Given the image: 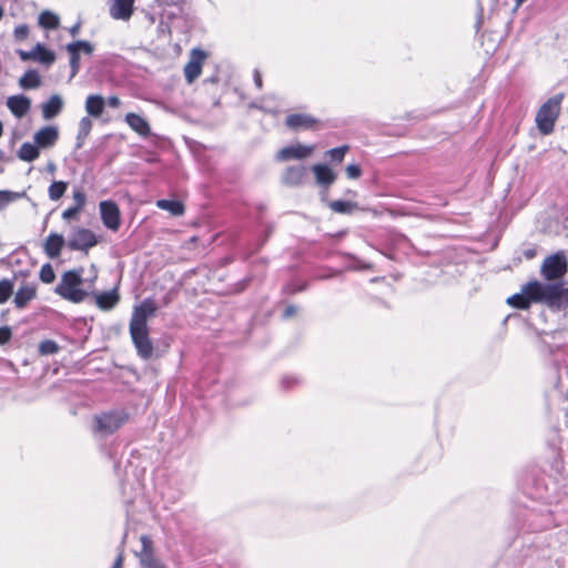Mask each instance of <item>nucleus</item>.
Segmentation results:
<instances>
[{"label": "nucleus", "instance_id": "obj_12", "mask_svg": "<svg viewBox=\"0 0 568 568\" xmlns=\"http://www.w3.org/2000/svg\"><path fill=\"white\" fill-rule=\"evenodd\" d=\"M140 541L142 549L138 554V557L140 559L141 566L144 568H165L164 565L153 556L152 539L146 535H142L140 537Z\"/></svg>", "mask_w": 568, "mask_h": 568}, {"label": "nucleus", "instance_id": "obj_40", "mask_svg": "<svg viewBox=\"0 0 568 568\" xmlns=\"http://www.w3.org/2000/svg\"><path fill=\"white\" fill-rule=\"evenodd\" d=\"M70 53L71 78L75 77L80 69V53L77 51H68Z\"/></svg>", "mask_w": 568, "mask_h": 568}, {"label": "nucleus", "instance_id": "obj_48", "mask_svg": "<svg viewBox=\"0 0 568 568\" xmlns=\"http://www.w3.org/2000/svg\"><path fill=\"white\" fill-rule=\"evenodd\" d=\"M106 103H108V105L110 108L116 109V108L120 106L121 101H120V99L118 97L111 95V97L108 98Z\"/></svg>", "mask_w": 568, "mask_h": 568}, {"label": "nucleus", "instance_id": "obj_5", "mask_svg": "<svg viewBox=\"0 0 568 568\" xmlns=\"http://www.w3.org/2000/svg\"><path fill=\"white\" fill-rule=\"evenodd\" d=\"M567 267L568 263L565 254L557 252L544 260L540 273L547 281H556L566 274Z\"/></svg>", "mask_w": 568, "mask_h": 568}, {"label": "nucleus", "instance_id": "obj_35", "mask_svg": "<svg viewBox=\"0 0 568 568\" xmlns=\"http://www.w3.org/2000/svg\"><path fill=\"white\" fill-rule=\"evenodd\" d=\"M13 292V283L10 280L0 281V304L6 303Z\"/></svg>", "mask_w": 568, "mask_h": 568}, {"label": "nucleus", "instance_id": "obj_28", "mask_svg": "<svg viewBox=\"0 0 568 568\" xmlns=\"http://www.w3.org/2000/svg\"><path fill=\"white\" fill-rule=\"evenodd\" d=\"M156 206L170 212L173 216H180L184 213V205L182 202L175 200H158Z\"/></svg>", "mask_w": 568, "mask_h": 568}, {"label": "nucleus", "instance_id": "obj_27", "mask_svg": "<svg viewBox=\"0 0 568 568\" xmlns=\"http://www.w3.org/2000/svg\"><path fill=\"white\" fill-rule=\"evenodd\" d=\"M38 23L43 29L54 30L60 26V18L52 11L44 10L40 13Z\"/></svg>", "mask_w": 568, "mask_h": 568}, {"label": "nucleus", "instance_id": "obj_56", "mask_svg": "<svg viewBox=\"0 0 568 568\" xmlns=\"http://www.w3.org/2000/svg\"><path fill=\"white\" fill-rule=\"evenodd\" d=\"M2 156H3V152H2V151H0V159H1Z\"/></svg>", "mask_w": 568, "mask_h": 568}, {"label": "nucleus", "instance_id": "obj_19", "mask_svg": "<svg viewBox=\"0 0 568 568\" xmlns=\"http://www.w3.org/2000/svg\"><path fill=\"white\" fill-rule=\"evenodd\" d=\"M97 306L102 311H111L120 301L116 288L102 293H92Z\"/></svg>", "mask_w": 568, "mask_h": 568}, {"label": "nucleus", "instance_id": "obj_2", "mask_svg": "<svg viewBox=\"0 0 568 568\" xmlns=\"http://www.w3.org/2000/svg\"><path fill=\"white\" fill-rule=\"evenodd\" d=\"M82 274V268L64 272L54 292L69 302H83L89 296V292L81 288L83 282Z\"/></svg>", "mask_w": 568, "mask_h": 568}, {"label": "nucleus", "instance_id": "obj_54", "mask_svg": "<svg viewBox=\"0 0 568 568\" xmlns=\"http://www.w3.org/2000/svg\"><path fill=\"white\" fill-rule=\"evenodd\" d=\"M525 256H526L527 258H532V257L535 256V251H534V250H527V251L525 252Z\"/></svg>", "mask_w": 568, "mask_h": 568}, {"label": "nucleus", "instance_id": "obj_16", "mask_svg": "<svg viewBox=\"0 0 568 568\" xmlns=\"http://www.w3.org/2000/svg\"><path fill=\"white\" fill-rule=\"evenodd\" d=\"M7 106L14 116L20 119L29 112L31 100L22 94L12 95L8 98Z\"/></svg>", "mask_w": 568, "mask_h": 568}, {"label": "nucleus", "instance_id": "obj_50", "mask_svg": "<svg viewBox=\"0 0 568 568\" xmlns=\"http://www.w3.org/2000/svg\"><path fill=\"white\" fill-rule=\"evenodd\" d=\"M123 566V551L121 550L115 558L112 568H122Z\"/></svg>", "mask_w": 568, "mask_h": 568}, {"label": "nucleus", "instance_id": "obj_14", "mask_svg": "<svg viewBox=\"0 0 568 568\" xmlns=\"http://www.w3.org/2000/svg\"><path fill=\"white\" fill-rule=\"evenodd\" d=\"M135 0H113L109 13L114 20L128 21L134 12Z\"/></svg>", "mask_w": 568, "mask_h": 568}, {"label": "nucleus", "instance_id": "obj_29", "mask_svg": "<svg viewBox=\"0 0 568 568\" xmlns=\"http://www.w3.org/2000/svg\"><path fill=\"white\" fill-rule=\"evenodd\" d=\"M41 84V78L38 71L28 70L19 80V85L26 90L36 89Z\"/></svg>", "mask_w": 568, "mask_h": 568}, {"label": "nucleus", "instance_id": "obj_32", "mask_svg": "<svg viewBox=\"0 0 568 568\" xmlns=\"http://www.w3.org/2000/svg\"><path fill=\"white\" fill-rule=\"evenodd\" d=\"M328 207L339 214H351L357 207V203L336 200L328 203Z\"/></svg>", "mask_w": 568, "mask_h": 568}, {"label": "nucleus", "instance_id": "obj_10", "mask_svg": "<svg viewBox=\"0 0 568 568\" xmlns=\"http://www.w3.org/2000/svg\"><path fill=\"white\" fill-rule=\"evenodd\" d=\"M314 151L313 145H304L301 143L287 145L281 149L276 155V161L285 162L290 160H303L308 158Z\"/></svg>", "mask_w": 568, "mask_h": 568}, {"label": "nucleus", "instance_id": "obj_52", "mask_svg": "<svg viewBox=\"0 0 568 568\" xmlns=\"http://www.w3.org/2000/svg\"><path fill=\"white\" fill-rule=\"evenodd\" d=\"M79 31H80V23H79V22H78V23H75L74 26H72V27L69 29V32H70V34H71L72 37L78 36Z\"/></svg>", "mask_w": 568, "mask_h": 568}, {"label": "nucleus", "instance_id": "obj_38", "mask_svg": "<svg viewBox=\"0 0 568 568\" xmlns=\"http://www.w3.org/2000/svg\"><path fill=\"white\" fill-rule=\"evenodd\" d=\"M348 150L347 145L334 148L327 151V155L329 156L332 162H342L346 152Z\"/></svg>", "mask_w": 568, "mask_h": 568}, {"label": "nucleus", "instance_id": "obj_6", "mask_svg": "<svg viewBox=\"0 0 568 568\" xmlns=\"http://www.w3.org/2000/svg\"><path fill=\"white\" fill-rule=\"evenodd\" d=\"M129 331L138 355L143 359H150L153 355V344L149 336V328L129 327Z\"/></svg>", "mask_w": 568, "mask_h": 568}, {"label": "nucleus", "instance_id": "obj_15", "mask_svg": "<svg viewBox=\"0 0 568 568\" xmlns=\"http://www.w3.org/2000/svg\"><path fill=\"white\" fill-rule=\"evenodd\" d=\"M306 176V168L304 165H291L285 169L281 176V181L287 186H298Z\"/></svg>", "mask_w": 568, "mask_h": 568}, {"label": "nucleus", "instance_id": "obj_47", "mask_svg": "<svg viewBox=\"0 0 568 568\" xmlns=\"http://www.w3.org/2000/svg\"><path fill=\"white\" fill-rule=\"evenodd\" d=\"M19 55H20L21 60H23V61H28V60L34 61V57H36L34 48L30 51L20 50Z\"/></svg>", "mask_w": 568, "mask_h": 568}, {"label": "nucleus", "instance_id": "obj_1", "mask_svg": "<svg viewBox=\"0 0 568 568\" xmlns=\"http://www.w3.org/2000/svg\"><path fill=\"white\" fill-rule=\"evenodd\" d=\"M530 290L536 303L544 304L551 311L568 307V287H564L561 283H541L535 280Z\"/></svg>", "mask_w": 568, "mask_h": 568}, {"label": "nucleus", "instance_id": "obj_22", "mask_svg": "<svg viewBox=\"0 0 568 568\" xmlns=\"http://www.w3.org/2000/svg\"><path fill=\"white\" fill-rule=\"evenodd\" d=\"M63 99L59 94H53L42 104V116L45 120L55 118L63 109Z\"/></svg>", "mask_w": 568, "mask_h": 568}, {"label": "nucleus", "instance_id": "obj_36", "mask_svg": "<svg viewBox=\"0 0 568 568\" xmlns=\"http://www.w3.org/2000/svg\"><path fill=\"white\" fill-rule=\"evenodd\" d=\"M58 351H59V345L54 341H51V339L43 341L39 345V353L41 355H52V354L58 353Z\"/></svg>", "mask_w": 568, "mask_h": 568}, {"label": "nucleus", "instance_id": "obj_41", "mask_svg": "<svg viewBox=\"0 0 568 568\" xmlns=\"http://www.w3.org/2000/svg\"><path fill=\"white\" fill-rule=\"evenodd\" d=\"M73 201H74V207L81 211L83 206L85 205L87 196L85 193L81 190H74L73 191Z\"/></svg>", "mask_w": 568, "mask_h": 568}, {"label": "nucleus", "instance_id": "obj_49", "mask_svg": "<svg viewBox=\"0 0 568 568\" xmlns=\"http://www.w3.org/2000/svg\"><path fill=\"white\" fill-rule=\"evenodd\" d=\"M297 308L294 305H288L283 313L284 318H290L296 313Z\"/></svg>", "mask_w": 568, "mask_h": 568}, {"label": "nucleus", "instance_id": "obj_46", "mask_svg": "<svg viewBox=\"0 0 568 568\" xmlns=\"http://www.w3.org/2000/svg\"><path fill=\"white\" fill-rule=\"evenodd\" d=\"M183 1L184 0H155L158 6H160V7H170V6L178 7V6H181L183 3Z\"/></svg>", "mask_w": 568, "mask_h": 568}, {"label": "nucleus", "instance_id": "obj_39", "mask_svg": "<svg viewBox=\"0 0 568 568\" xmlns=\"http://www.w3.org/2000/svg\"><path fill=\"white\" fill-rule=\"evenodd\" d=\"M55 278V274H54V271H53V267L47 263L44 265H42L41 270H40V280L43 282V283H52Z\"/></svg>", "mask_w": 568, "mask_h": 568}, {"label": "nucleus", "instance_id": "obj_55", "mask_svg": "<svg viewBox=\"0 0 568 568\" xmlns=\"http://www.w3.org/2000/svg\"><path fill=\"white\" fill-rule=\"evenodd\" d=\"M526 0H516V7L521 6Z\"/></svg>", "mask_w": 568, "mask_h": 568}, {"label": "nucleus", "instance_id": "obj_45", "mask_svg": "<svg viewBox=\"0 0 568 568\" xmlns=\"http://www.w3.org/2000/svg\"><path fill=\"white\" fill-rule=\"evenodd\" d=\"M79 212L80 211L78 209H75L74 206H71V207H69V209L63 211L62 219L67 220V221L75 219L77 215L79 214Z\"/></svg>", "mask_w": 568, "mask_h": 568}, {"label": "nucleus", "instance_id": "obj_11", "mask_svg": "<svg viewBox=\"0 0 568 568\" xmlns=\"http://www.w3.org/2000/svg\"><path fill=\"white\" fill-rule=\"evenodd\" d=\"M205 58L206 53L201 49L191 51L190 60L184 67V77L187 83H193L200 77Z\"/></svg>", "mask_w": 568, "mask_h": 568}, {"label": "nucleus", "instance_id": "obj_42", "mask_svg": "<svg viewBox=\"0 0 568 568\" xmlns=\"http://www.w3.org/2000/svg\"><path fill=\"white\" fill-rule=\"evenodd\" d=\"M348 179H358L362 174V170L357 164H348L345 169Z\"/></svg>", "mask_w": 568, "mask_h": 568}, {"label": "nucleus", "instance_id": "obj_44", "mask_svg": "<svg viewBox=\"0 0 568 568\" xmlns=\"http://www.w3.org/2000/svg\"><path fill=\"white\" fill-rule=\"evenodd\" d=\"M12 336L11 329L8 326L0 327V345H3L10 341Z\"/></svg>", "mask_w": 568, "mask_h": 568}, {"label": "nucleus", "instance_id": "obj_33", "mask_svg": "<svg viewBox=\"0 0 568 568\" xmlns=\"http://www.w3.org/2000/svg\"><path fill=\"white\" fill-rule=\"evenodd\" d=\"M68 189V183L63 181H53L49 189L48 195L51 201L60 200Z\"/></svg>", "mask_w": 568, "mask_h": 568}, {"label": "nucleus", "instance_id": "obj_20", "mask_svg": "<svg viewBox=\"0 0 568 568\" xmlns=\"http://www.w3.org/2000/svg\"><path fill=\"white\" fill-rule=\"evenodd\" d=\"M316 123L317 120L315 118L302 113L290 114L285 120V124L293 130L311 129Z\"/></svg>", "mask_w": 568, "mask_h": 568}, {"label": "nucleus", "instance_id": "obj_17", "mask_svg": "<svg viewBox=\"0 0 568 568\" xmlns=\"http://www.w3.org/2000/svg\"><path fill=\"white\" fill-rule=\"evenodd\" d=\"M34 143L39 148L53 146L59 138V131L55 126H43L34 134Z\"/></svg>", "mask_w": 568, "mask_h": 568}, {"label": "nucleus", "instance_id": "obj_51", "mask_svg": "<svg viewBox=\"0 0 568 568\" xmlns=\"http://www.w3.org/2000/svg\"><path fill=\"white\" fill-rule=\"evenodd\" d=\"M254 83L257 87V89L262 88V75L258 70L254 71Z\"/></svg>", "mask_w": 568, "mask_h": 568}, {"label": "nucleus", "instance_id": "obj_31", "mask_svg": "<svg viewBox=\"0 0 568 568\" xmlns=\"http://www.w3.org/2000/svg\"><path fill=\"white\" fill-rule=\"evenodd\" d=\"M92 129V121L89 116H84L79 122V131L77 135V149H81L84 144V140L88 138Z\"/></svg>", "mask_w": 568, "mask_h": 568}, {"label": "nucleus", "instance_id": "obj_13", "mask_svg": "<svg viewBox=\"0 0 568 568\" xmlns=\"http://www.w3.org/2000/svg\"><path fill=\"white\" fill-rule=\"evenodd\" d=\"M532 284L534 281L524 284L520 293L514 294L507 298V304L518 310H528L532 303H536L531 295L532 293H529Z\"/></svg>", "mask_w": 568, "mask_h": 568}, {"label": "nucleus", "instance_id": "obj_24", "mask_svg": "<svg viewBox=\"0 0 568 568\" xmlns=\"http://www.w3.org/2000/svg\"><path fill=\"white\" fill-rule=\"evenodd\" d=\"M312 170L321 186L328 187L336 179L335 173L325 164H315Z\"/></svg>", "mask_w": 568, "mask_h": 568}, {"label": "nucleus", "instance_id": "obj_30", "mask_svg": "<svg viewBox=\"0 0 568 568\" xmlns=\"http://www.w3.org/2000/svg\"><path fill=\"white\" fill-rule=\"evenodd\" d=\"M34 53H36L34 61H38L45 65L52 64L55 60L54 53L52 51H50L49 49H47L41 43H38L34 47Z\"/></svg>", "mask_w": 568, "mask_h": 568}, {"label": "nucleus", "instance_id": "obj_23", "mask_svg": "<svg viewBox=\"0 0 568 568\" xmlns=\"http://www.w3.org/2000/svg\"><path fill=\"white\" fill-rule=\"evenodd\" d=\"M37 295V290L34 285L26 284L22 285L14 295L13 303L17 308H24L30 301H32Z\"/></svg>", "mask_w": 568, "mask_h": 568}, {"label": "nucleus", "instance_id": "obj_37", "mask_svg": "<svg viewBox=\"0 0 568 568\" xmlns=\"http://www.w3.org/2000/svg\"><path fill=\"white\" fill-rule=\"evenodd\" d=\"M23 195L17 192L11 191H0V210L3 209L9 203L20 199Z\"/></svg>", "mask_w": 568, "mask_h": 568}, {"label": "nucleus", "instance_id": "obj_3", "mask_svg": "<svg viewBox=\"0 0 568 568\" xmlns=\"http://www.w3.org/2000/svg\"><path fill=\"white\" fill-rule=\"evenodd\" d=\"M564 97V93H557L538 109L535 121L541 134L548 135L554 131L555 123L560 114Z\"/></svg>", "mask_w": 568, "mask_h": 568}, {"label": "nucleus", "instance_id": "obj_25", "mask_svg": "<svg viewBox=\"0 0 568 568\" xmlns=\"http://www.w3.org/2000/svg\"><path fill=\"white\" fill-rule=\"evenodd\" d=\"M105 100L102 95L91 94L85 100V111L90 116L99 118L103 113Z\"/></svg>", "mask_w": 568, "mask_h": 568}, {"label": "nucleus", "instance_id": "obj_18", "mask_svg": "<svg viewBox=\"0 0 568 568\" xmlns=\"http://www.w3.org/2000/svg\"><path fill=\"white\" fill-rule=\"evenodd\" d=\"M65 241L61 234L51 233L44 242L43 251L49 258L53 260L60 256Z\"/></svg>", "mask_w": 568, "mask_h": 568}, {"label": "nucleus", "instance_id": "obj_7", "mask_svg": "<svg viewBox=\"0 0 568 568\" xmlns=\"http://www.w3.org/2000/svg\"><path fill=\"white\" fill-rule=\"evenodd\" d=\"M98 240L91 230L79 227L72 232L68 246L73 251H84L97 245Z\"/></svg>", "mask_w": 568, "mask_h": 568}, {"label": "nucleus", "instance_id": "obj_21", "mask_svg": "<svg viewBox=\"0 0 568 568\" xmlns=\"http://www.w3.org/2000/svg\"><path fill=\"white\" fill-rule=\"evenodd\" d=\"M125 122L134 132L141 136L146 138L151 134V129L148 121L136 113H128L125 115Z\"/></svg>", "mask_w": 568, "mask_h": 568}, {"label": "nucleus", "instance_id": "obj_4", "mask_svg": "<svg viewBox=\"0 0 568 568\" xmlns=\"http://www.w3.org/2000/svg\"><path fill=\"white\" fill-rule=\"evenodd\" d=\"M129 419L124 409L102 412L93 417L92 429L101 437H108L120 429Z\"/></svg>", "mask_w": 568, "mask_h": 568}, {"label": "nucleus", "instance_id": "obj_8", "mask_svg": "<svg viewBox=\"0 0 568 568\" xmlns=\"http://www.w3.org/2000/svg\"><path fill=\"white\" fill-rule=\"evenodd\" d=\"M101 220L104 226L111 231H118L121 224L120 210L113 201H102L99 204Z\"/></svg>", "mask_w": 568, "mask_h": 568}, {"label": "nucleus", "instance_id": "obj_43", "mask_svg": "<svg viewBox=\"0 0 568 568\" xmlns=\"http://www.w3.org/2000/svg\"><path fill=\"white\" fill-rule=\"evenodd\" d=\"M29 34V28L26 24H21L14 28V38L18 41L24 40Z\"/></svg>", "mask_w": 568, "mask_h": 568}, {"label": "nucleus", "instance_id": "obj_26", "mask_svg": "<svg viewBox=\"0 0 568 568\" xmlns=\"http://www.w3.org/2000/svg\"><path fill=\"white\" fill-rule=\"evenodd\" d=\"M40 155L39 146L34 143L24 142L19 151H18V158L26 162H32L37 160Z\"/></svg>", "mask_w": 568, "mask_h": 568}, {"label": "nucleus", "instance_id": "obj_9", "mask_svg": "<svg viewBox=\"0 0 568 568\" xmlns=\"http://www.w3.org/2000/svg\"><path fill=\"white\" fill-rule=\"evenodd\" d=\"M156 312L153 301L146 298L133 308L129 327H148V318Z\"/></svg>", "mask_w": 568, "mask_h": 568}, {"label": "nucleus", "instance_id": "obj_53", "mask_svg": "<svg viewBox=\"0 0 568 568\" xmlns=\"http://www.w3.org/2000/svg\"><path fill=\"white\" fill-rule=\"evenodd\" d=\"M295 382H296V379H295V378H293V377H284V378L282 379V385H283L284 387H288V384H291V383H295Z\"/></svg>", "mask_w": 568, "mask_h": 568}, {"label": "nucleus", "instance_id": "obj_34", "mask_svg": "<svg viewBox=\"0 0 568 568\" xmlns=\"http://www.w3.org/2000/svg\"><path fill=\"white\" fill-rule=\"evenodd\" d=\"M67 51H77L80 53V51L84 52L85 54H92L93 52V45L85 40H78L71 43H68L65 47Z\"/></svg>", "mask_w": 568, "mask_h": 568}]
</instances>
